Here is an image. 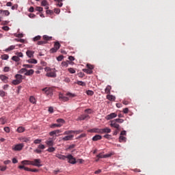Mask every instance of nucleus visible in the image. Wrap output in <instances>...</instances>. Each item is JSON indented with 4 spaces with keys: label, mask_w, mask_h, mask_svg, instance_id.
Segmentation results:
<instances>
[{
    "label": "nucleus",
    "mask_w": 175,
    "mask_h": 175,
    "mask_svg": "<svg viewBox=\"0 0 175 175\" xmlns=\"http://www.w3.org/2000/svg\"><path fill=\"white\" fill-rule=\"evenodd\" d=\"M76 96V94H73L72 93H67L65 95L62 94H59V98L61 99V100H64V102H67V100H69V98H75Z\"/></svg>",
    "instance_id": "obj_1"
},
{
    "label": "nucleus",
    "mask_w": 175,
    "mask_h": 175,
    "mask_svg": "<svg viewBox=\"0 0 175 175\" xmlns=\"http://www.w3.org/2000/svg\"><path fill=\"white\" fill-rule=\"evenodd\" d=\"M43 92L46 96H51L53 95V89L51 88H45L42 89Z\"/></svg>",
    "instance_id": "obj_2"
},
{
    "label": "nucleus",
    "mask_w": 175,
    "mask_h": 175,
    "mask_svg": "<svg viewBox=\"0 0 175 175\" xmlns=\"http://www.w3.org/2000/svg\"><path fill=\"white\" fill-rule=\"evenodd\" d=\"M66 159H68V163H71L72 165L77 163L76 158L73 157L72 154H68Z\"/></svg>",
    "instance_id": "obj_3"
},
{
    "label": "nucleus",
    "mask_w": 175,
    "mask_h": 175,
    "mask_svg": "<svg viewBox=\"0 0 175 175\" xmlns=\"http://www.w3.org/2000/svg\"><path fill=\"white\" fill-rule=\"evenodd\" d=\"M31 165L33 166H37L38 167H40V166H42V165L40 164L42 163V161L40 160V159H36L33 161H31Z\"/></svg>",
    "instance_id": "obj_4"
},
{
    "label": "nucleus",
    "mask_w": 175,
    "mask_h": 175,
    "mask_svg": "<svg viewBox=\"0 0 175 175\" xmlns=\"http://www.w3.org/2000/svg\"><path fill=\"white\" fill-rule=\"evenodd\" d=\"M23 148L24 144H18L15 145V146L12 148V150H14V151H21V150H23Z\"/></svg>",
    "instance_id": "obj_5"
},
{
    "label": "nucleus",
    "mask_w": 175,
    "mask_h": 175,
    "mask_svg": "<svg viewBox=\"0 0 175 175\" xmlns=\"http://www.w3.org/2000/svg\"><path fill=\"white\" fill-rule=\"evenodd\" d=\"M110 126H111V128H116V129H118V131L120 130V124H117V122H116V120L111 121Z\"/></svg>",
    "instance_id": "obj_6"
},
{
    "label": "nucleus",
    "mask_w": 175,
    "mask_h": 175,
    "mask_svg": "<svg viewBox=\"0 0 175 175\" xmlns=\"http://www.w3.org/2000/svg\"><path fill=\"white\" fill-rule=\"evenodd\" d=\"M45 143L49 147H53V146H54V139L53 138H49Z\"/></svg>",
    "instance_id": "obj_7"
},
{
    "label": "nucleus",
    "mask_w": 175,
    "mask_h": 175,
    "mask_svg": "<svg viewBox=\"0 0 175 175\" xmlns=\"http://www.w3.org/2000/svg\"><path fill=\"white\" fill-rule=\"evenodd\" d=\"M87 118H90V116L87 114H83L78 118L77 121H84V120H87Z\"/></svg>",
    "instance_id": "obj_8"
},
{
    "label": "nucleus",
    "mask_w": 175,
    "mask_h": 175,
    "mask_svg": "<svg viewBox=\"0 0 175 175\" xmlns=\"http://www.w3.org/2000/svg\"><path fill=\"white\" fill-rule=\"evenodd\" d=\"M73 137H75V135H66V136L64 137L62 139V140H63V142H68L69 140H72Z\"/></svg>",
    "instance_id": "obj_9"
},
{
    "label": "nucleus",
    "mask_w": 175,
    "mask_h": 175,
    "mask_svg": "<svg viewBox=\"0 0 175 175\" xmlns=\"http://www.w3.org/2000/svg\"><path fill=\"white\" fill-rule=\"evenodd\" d=\"M90 132L92 133H100V134H102L103 133V129H96V128L92 129L90 130Z\"/></svg>",
    "instance_id": "obj_10"
},
{
    "label": "nucleus",
    "mask_w": 175,
    "mask_h": 175,
    "mask_svg": "<svg viewBox=\"0 0 175 175\" xmlns=\"http://www.w3.org/2000/svg\"><path fill=\"white\" fill-rule=\"evenodd\" d=\"M116 117H117V113H111L107 115L105 117V118H106V120H113V118H116Z\"/></svg>",
    "instance_id": "obj_11"
},
{
    "label": "nucleus",
    "mask_w": 175,
    "mask_h": 175,
    "mask_svg": "<svg viewBox=\"0 0 175 175\" xmlns=\"http://www.w3.org/2000/svg\"><path fill=\"white\" fill-rule=\"evenodd\" d=\"M56 158H58V159H61L62 161H65L66 159L67 156L61 154L59 153H57L55 154Z\"/></svg>",
    "instance_id": "obj_12"
},
{
    "label": "nucleus",
    "mask_w": 175,
    "mask_h": 175,
    "mask_svg": "<svg viewBox=\"0 0 175 175\" xmlns=\"http://www.w3.org/2000/svg\"><path fill=\"white\" fill-rule=\"evenodd\" d=\"M58 133H61V130H55L53 131H51L49 133L50 136H54V135L55 136H59V135H58Z\"/></svg>",
    "instance_id": "obj_13"
},
{
    "label": "nucleus",
    "mask_w": 175,
    "mask_h": 175,
    "mask_svg": "<svg viewBox=\"0 0 175 175\" xmlns=\"http://www.w3.org/2000/svg\"><path fill=\"white\" fill-rule=\"evenodd\" d=\"M33 54H35V52L32 51L27 50L26 52V55L29 58H33Z\"/></svg>",
    "instance_id": "obj_14"
},
{
    "label": "nucleus",
    "mask_w": 175,
    "mask_h": 175,
    "mask_svg": "<svg viewBox=\"0 0 175 175\" xmlns=\"http://www.w3.org/2000/svg\"><path fill=\"white\" fill-rule=\"evenodd\" d=\"M9 79V77H6L4 75H0V80L3 81L4 83H8V80Z\"/></svg>",
    "instance_id": "obj_15"
},
{
    "label": "nucleus",
    "mask_w": 175,
    "mask_h": 175,
    "mask_svg": "<svg viewBox=\"0 0 175 175\" xmlns=\"http://www.w3.org/2000/svg\"><path fill=\"white\" fill-rule=\"evenodd\" d=\"M47 77H57V74L55 72H48L46 73Z\"/></svg>",
    "instance_id": "obj_16"
},
{
    "label": "nucleus",
    "mask_w": 175,
    "mask_h": 175,
    "mask_svg": "<svg viewBox=\"0 0 175 175\" xmlns=\"http://www.w3.org/2000/svg\"><path fill=\"white\" fill-rule=\"evenodd\" d=\"M101 139H102V135H96L92 137L93 142H98V140H101Z\"/></svg>",
    "instance_id": "obj_17"
},
{
    "label": "nucleus",
    "mask_w": 175,
    "mask_h": 175,
    "mask_svg": "<svg viewBox=\"0 0 175 175\" xmlns=\"http://www.w3.org/2000/svg\"><path fill=\"white\" fill-rule=\"evenodd\" d=\"M34 70L33 69L31 70H27L26 72L25 73V76H32V75H33L34 73Z\"/></svg>",
    "instance_id": "obj_18"
},
{
    "label": "nucleus",
    "mask_w": 175,
    "mask_h": 175,
    "mask_svg": "<svg viewBox=\"0 0 175 175\" xmlns=\"http://www.w3.org/2000/svg\"><path fill=\"white\" fill-rule=\"evenodd\" d=\"M42 6H45V9H49V3L47 2V0H43L41 3Z\"/></svg>",
    "instance_id": "obj_19"
},
{
    "label": "nucleus",
    "mask_w": 175,
    "mask_h": 175,
    "mask_svg": "<svg viewBox=\"0 0 175 175\" xmlns=\"http://www.w3.org/2000/svg\"><path fill=\"white\" fill-rule=\"evenodd\" d=\"M21 165H23V166L25 165H32V161H28V160L22 161Z\"/></svg>",
    "instance_id": "obj_20"
},
{
    "label": "nucleus",
    "mask_w": 175,
    "mask_h": 175,
    "mask_svg": "<svg viewBox=\"0 0 175 175\" xmlns=\"http://www.w3.org/2000/svg\"><path fill=\"white\" fill-rule=\"evenodd\" d=\"M1 14H4L5 16H9L10 14V12H9V10H0V16Z\"/></svg>",
    "instance_id": "obj_21"
},
{
    "label": "nucleus",
    "mask_w": 175,
    "mask_h": 175,
    "mask_svg": "<svg viewBox=\"0 0 175 175\" xmlns=\"http://www.w3.org/2000/svg\"><path fill=\"white\" fill-rule=\"evenodd\" d=\"M15 79L18 81H19L21 83H23V75L20 74H16L15 75Z\"/></svg>",
    "instance_id": "obj_22"
},
{
    "label": "nucleus",
    "mask_w": 175,
    "mask_h": 175,
    "mask_svg": "<svg viewBox=\"0 0 175 175\" xmlns=\"http://www.w3.org/2000/svg\"><path fill=\"white\" fill-rule=\"evenodd\" d=\"M110 91H111V86L108 85L105 90V92L109 95L110 94Z\"/></svg>",
    "instance_id": "obj_23"
},
{
    "label": "nucleus",
    "mask_w": 175,
    "mask_h": 175,
    "mask_svg": "<svg viewBox=\"0 0 175 175\" xmlns=\"http://www.w3.org/2000/svg\"><path fill=\"white\" fill-rule=\"evenodd\" d=\"M30 140L31 138L29 137H23L21 139V142H22V143H28Z\"/></svg>",
    "instance_id": "obj_24"
},
{
    "label": "nucleus",
    "mask_w": 175,
    "mask_h": 175,
    "mask_svg": "<svg viewBox=\"0 0 175 175\" xmlns=\"http://www.w3.org/2000/svg\"><path fill=\"white\" fill-rule=\"evenodd\" d=\"M119 142L120 143H125V142H126V137L120 135L119 137Z\"/></svg>",
    "instance_id": "obj_25"
},
{
    "label": "nucleus",
    "mask_w": 175,
    "mask_h": 175,
    "mask_svg": "<svg viewBox=\"0 0 175 175\" xmlns=\"http://www.w3.org/2000/svg\"><path fill=\"white\" fill-rule=\"evenodd\" d=\"M107 99H108V100H116V96H113V95H110L108 94L107 95Z\"/></svg>",
    "instance_id": "obj_26"
},
{
    "label": "nucleus",
    "mask_w": 175,
    "mask_h": 175,
    "mask_svg": "<svg viewBox=\"0 0 175 175\" xmlns=\"http://www.w3.org/2000/svg\"><path fill=\"white\" fill-rule=\"evenodd\" d=\"M18 167V169H24L26 172H31V168L27 167L24 165H19Z\"/></svg>",
    "instance_id": "obj_27"
},
{
    "label": "nucleus",
    "mask_w": 175,
    "mask_h": 175,
    "mask_svg": "<svg viewBox=\"0 0 175 175\" xmlns=\"http://www.w3.org/2000/svg\"><path fill=\"white\" fill-rule=\"evenodd\" d=\"M111 132V129H110L109 127L103 129V133H110Z\"/></svg>",
    "instance_id": "obj_28"
},
{
    "label": "nucleus",
    "mask_w": 175,
    "mask_h": 175,
    "mask_svg": "<svg viewBox=\"0 0 175 175\" xmlns=\"http://www.w3.org/2000/svg\"><path fill=\"white\" fill-rule=\"evenodd\" d=\"M27 62L29 64H38V60H36L35 59H29L27 60Z\"/></svg>",
    "instance_id": "obj_29"
},
{
    "label": "nucleus",
    "mask_w": 175,
    "mask_h": 175,
    "mask_svg": "<svg viewBox=\"0 0 175 175\" xmlns=\"http://www.w3.org/2000/svg\"><path fill=\"white\" fill-rule=\"evenodd\" d=\"M60 47H61V44H59V42H55V44H54L55 49H56L57 50H59Z\"/></svg>",
    "instance_id": "obj_30"
},
{
    "label": "nucleus",
    "mask_w": 175,
    "mask_h": 175,
    "mask_svg": "<svg viewBox=\"0 0 175 175\" xmlns=\"http://www.w3.org/2000/svg\"><path fill=\"white\" fill-rule=\"evenodd\" d=\"M56 122H57V124H61L62 126V125H64V124H65V120L64 119L62 118H59L56 120Z\"/></svg>",
    "instance_id": "obj_31"
},
{
    "label": "nucleus",
    "mask_w": 175,
    "mask_h": 175,
    "mask_svg": "<svg viewBox=\"0 0 175 175\" xmlns=\"http://www.w3.org/2000/svg\"><path fill=\"white\" fill-rule=\"evenodd\" d=\"M24 131H25V129L23 126H20L17 129V132H18V133H23Z\"/></svg>",
    "instance_id": "obj_32"
},
{
    "label": "nucleus",
    "mask_w": 175,
    "mask_h": 175,
    "mask_svg": "<svg viewBox=\"0 0 175 175\" xmlns=\"http://www.w3.org/2000/svg\"><path fill=\"white\" fill-rule=\"evenodd\" d=\"M29 102H31V103L35 104V103H36V99H35V97L31 96L29 98Z\"/></svg>",
    "instance_id": "obj_33"
},
{
    "label": "nucleus",
    "mask_w": 175,
    "mask_h": 175,
    "mask_svg": "<svg viewBox=\"0 0 175 175\" xmlns=\"http://www.w3.org/2000/svg\"><path fill=\"white\" fill-rule=\"evenodd\" d=\"M57 127V128H61V126H62V124H53L51 126V128H55Z\"/></svg>",
    "instance_id": "obj_34"
},
{
    "label": "nucleus",
    "mask_w": 175,
    "mask_h": 175,
    "mask_svg": "<svg viewBox=\"0 0 175 175\" xmlns=\"http://www.w3.org/2000/svg\"><path fill=\"white\" fill-rule=\"evenodd\" d=\"M75 131H66L63 133V135H68V136H69L71 133H75Z\"/></svg>",
    "instance_id": "obj_35"
},
{
    "label": "nucleus",
    "mask_w": 175,
    "mask_h": 175,
    "mask_svg": "<svg viewBox=\"0 0 175 175\" xmlns=\"http://www.w3.org/2000/svg\"><path fill=\"white\" fill-rule=\"evenodd\" d=\"M12 61H14L15 62H20V59L18 56H13L12 57Z\"/></svg>",
    "instance_id": "obj_36"
},
{
    "label": "nucleus",
    "mask_w": 175,
    "mask_h": 175,
    "mask_svg": "<svg viewBox=\"0 0 175 175\" xmlns=\"http://www.w3.org/2000/svg\"><path fill=\"white\" fill-rule=\"evenodd\" d=\"M83 70L85 72V73H87L88 75H92V70L85 68Z\"/></svg>",
    "instance_id": "obj_37"
},
{
    "label": "nucleus",
    "mask_w": 175,
    "mask_h": 175,
    "mask_svg": "<svg viewBox=\"0 0 175 175\" xmlns=\"http://www.w3.org/2000/svg\"><path fill=\"white\" fill-rule=\"evenodd\" d=\"M1 59H4V60L9 59V55L7 54H4L1 56Z\"/></svg>",
    "instance_id": "obj_38"
},
{
    "label": "nucleus",
    "mask_w": 175,
    "mask_h": 175,
    "mask_svg": "<svg viewBox=\"0 0 175 175\" xmlns=\"http://www.w3.org/2000/svg\"><path fill=\"white\" fill-rule=\"evenodd\" d=\"M21 82L20 81H18V79H14L12 81V84H14V85H18V84H20Z\"/></svg>",
    "instance_id": "obj_39"
},
{
    "label": "nucleus",
    "mask_w": 175,
    "mask_h": 175,
    "mask_svg": "<svg viewBox=\"0 0 175 175\" xmlns=\"http://www.w3.org/2000/svg\"><path fill=\"white\" fill-rule=\"evenodd\" d=\"M46 151H48V152H54V151H55V148L54 147H49Z\"/></svg>",
    "instance_id": "obj_40"
},
{
    "label": "nucleus",
    "mask_w": 175,
    "mask_h": 175,
    "mask_svg": "<svg viewBox=\"0 0 175 175\" xmlns=\"http://www.w3.org/2000/svg\"><path fill=\"white\" fill-rule=\"evenodd\" d=\"M112 155H114V152H111L107 154H104L105 158H110V157H112Z\"/></svg>",
    "instance_id": "obj_41"
},
{
    "label": "nucleus",
    "mask_w": 175,
    "mask_h": 175,
    "mask_svg": "<svg viewBox=\"0 0 175 175\" xmlns=\"http://www.w3.org/2000/svg\"><path fill=\"white\" fill-rule=\"evenodd\" d=\"M3 71L5 72V73H6L8 72H10V67H9V66L4 67Z\"/></svg>",
    "instance_id": "obj_42"
},
{
    "label": "nucleus",
    "mask_w": 175,
    "mask_h": 175,
    "mask_svg": "<svg viewBox=\"0 0 175 175\" xmlns=\"http://www.w3.org/2000/svg\"><path fill=\"white\" fill-rule=\"evenodd\" d=\"M77 84H78V85H81L82 87H85V83L81 81H79Z\"/></svg>",
    "instance_id": "obj_43"
},
{
    "label": "nucleus",
    "mask_w": 175,
    "mask_h": 175,
    "mask_svg": "<svg viewBox=\"0 0 175 175\" xmlns=\"http://www.w3.org/2000/svg\"><path fill=\"white\" fill-rule=\"evenodd\" d=\"M87 95H89L90 96H92L94 95V91L92 90H88L86 91Z\"/></svg>",
    "instance_id": "obj_44"
},
{
    "label": "nucleus",
    "mask_w": 175,
    "mask_h": 175,
    "mask_svg": "<svg viewBox=\"0 0 175 175\" xmlns=\"http://www.w3.org/2000/svg\"><path fill=\"white\" fill-rule=\"evenodd\" d=\"M68 72H70L71 74H75L76 73V70L75 68H70L68 69Z\"/></svg>",
    "instance_id": "obj_45"
},
{
    "label": "nucleus",
    "mask_w": 175,
    "mask_h": 175,
    "mask_svg": "<svg viewBox=\"0 0 175 175\" xmlns=\"http://www.w3.org/2000/svg\"><path fill=\"white\" fill-rule=\"evenodd\" d=\"M44 40H51L52 37H50L49 36H43Z\"/></svg>",
    "instance_id": "obj_46"
},
{
    "label": "nucleus",
    "mask_w": 175,
    "mask_h": 175,
    "mask_svg": "<svg viewBox=\"0 0 175 175\" xmlns=\"http://www.w3.org/2000/svg\"><path fill=\"white\" fill-rule=\"evenodd\" d=\"M16 46L14 45H12L7 49V51H12V50H14Z\"/></svg>",
    "instance_id": "obj_47"
},
{
    "label": "nucleus",
    "mask_w": 175,
    "mask_h": 175,
    "mask_svg": "<svg viewBox=\"0 0 175 175\" xmlns=\"http://www.w3.org/2000/svg\"><path fill=\"white\" fill-rule=\"evenodd\" d=\"M115 122H118L119 124H122V122H124V119H120V118L115 119Z\"/></svg>",
    "instance_id": "obj_48"
},
{
    "label": "nucleus",
    "mask_w": 175,
    "mask_h": 175,
    "mask_svg": "<svg viewBox=\"0 0 175 175\" xmlns=\"http://www.w3.org/2000/svg\"><path fill=\"white\" fill-rule=\"evenodd\" d=\"M23 68H33V66L31 65V64H23Z\"/></svg>",
    "instance_id": "obj_49"
},
{
    "label": "nucleus",
    "mask_w": 175,
    "mask_h": 175,
    "mask_svg": "<svg viewBox=\"0 0 175 175\" xmlns=\"http://www.w3.org/2000/svg\"><path fill=\"white\" fill-rule=\"evenodd\" d=\"M0 122L1 125H5V124H6V120H5L3 118H0Z\"/></svg>",
    "instance_id": "obj_50"
},
{
    "label": "nucleus",
    "mask_w": 175,
    "mask_h": 175,
    "mask_svg": "<svg viewBox=\"0 0 175 175\" xmlns=\"http://www.w3.org/2000/svg\"><path fill=\"white\" fill-rule=\"evenodd\" d=\"M41 38L42 37L40 36H37L33 38V40H34V42H38V40H40Z\"/></svg>",
    "instance_id": "obj_51"
},
{
    "label": "nucleus",
    "mask_w": 175,
    "mask_h": 175,
    "mask_svg": "<svg viewBox=\"0 0 175 175\" xmlns=\"http://www.w3.org/2000/svg\"><path fill=\"white\" fill-rule=\"evenodd\" d=\"M46 43H47L46 41H38V44L39 46H42V44H46Z\"/></svg>",
    "instance_id": "obj_52"
},
{
    "label": "nucleus",
    "mask_w": 175,
    "mask_h": 175,
    "mask_svg": "<svg viewBox=\"0 0 175 175\" xmlns=\"http://www.w3.org/2000/svg\"><path fill=\"white\" fill-rule=\"evenodd\" d=\"M5 95H6V92H5L3 90H0V96L3 98V96H5Z\"/></svg>",
    "instance_id": "obj_53"
},
{
    "label": "nucleus",
    "mask_w": 175,
    "mask_h": 175,
    "mask_svg": "<svg viewBox=\"0 0 175 175\" xmlns=\"http://www.w3.org/2000/svg\"><path fill=\"white\" fill-rule=\"evenodd\" d=\"M68 62H69V61L63 62H62V65L63 66H66V68H68Z\"/></svg>",
    "instance_id": "obj_54"
},
{
    "label": "nucleus",
    "mask_w": 175,
    "mask_h": 175,
    "mask_svg": "<svg viewBox=\"0 0 175 175\" xmlns=\"http://www.w3.org/2000/svg\"><path fill=\"white\" fill-rule=\"evenodd\" d=\"M25 72H27V68H22L19 70L18 73L23 74L25 73Z\"/></svg>",
    "instance_id": "obj_55"
},
{
    "label": "nucleus",
    "mask_w": 175,
    "mask_h": 175,
    "mask_svg": "<svg viewBox=\"0 0 175 175\" xmlns=\"http://www.w3.org/2000/svg\"><path fill=\"white\" fill-rule=\"evenodd\" d=\"M51 53H57L58 51V49L55 48L54 46L50 50Z\"/></svg>",
    "instance_id": "obj_56"
},
{
    "label": "nucleus",
    "mask_w": 175,
    "mask_h": 175,
    "mask_svg": "<svg viewBox=\"0 0 175 175\" xmlns=\"http://www.w3.org/2000/svg\"><path fill=\"white\" fill-rule=\"evenodd\" d=\"M36 10L37 12H43V8H42V7H36Z\"/></svg>",
    "instance_id": "obj_57"
},
{
    "label": "nucleus",
    "mask_w": 175,
    "mask_h": 175,
    "mask_svg": "<svg viewBox=\"0 0 175 175\" xmlns=\"http://www.w3.org/2000/svg\"><path fill=\"white\" fill-rule=\"evenodd\" d=\"M85 113H87L88 114H91V113H92V109H85Z\"/></svg>",
    "instance_id": "obj_58"
},
{
    "label": "nucleus",
    "mask_w": 175,
    "mask_h": 175,
    "mask_svg": "<svg viewBox=\"0 0 175 175\" xmlns=\"http://www.w3.org/2000/svg\"><path fill=\"white\" fill-rule=\"evenodd\" d=\"M97 158L100 159V158H105V154L100 153L98 154H97Z\"/></svg>",
    "instance_id": "obj_59"
},
{
    "label": "nucleus",
    "mask_w": 175,
    "mask_h": 175,
    "mask_svg": "<svg viewBox=\"0 0 175 175\" xmlns=\"http://www.w3.org/2000/svg\"><path fill=\"white\" fill-rule=\"evenodd\" d=\"M87 68L90 70H92V69H94V66L91 65V64H87Z\"/></svg>",
    "instance_id": "obj_60"
},
{
    "label": "nucleus",
    "mask_w": 175,
    "mask_h": 175,
    "mask_svg": "<svg viewBox=\"0 0 175 175\" xmlns=\"http://www.w3.org/2000/svg\"><path fill=\"white\" fill-rule=\"evenodd\" d=\"M4 131L5 132H6V133H9V132H10V128L9 127H4Z\"/></svg>",
    "instance_id": "obj_61"
},
{
    "label": "nucleus",
    "mask_w": 175,
    "mask_h": 175,
    "mask_svg": "<svg viewBox=\"0 0 175 175\" xmlns=\"http://www.w3.org/2000/svg\"><path fill=\"white\" fill-rule=\"evenodd\" d=\"M57 61H62L64 59V55H61L59 57H57Z\"/></svg>",
    "instance_id": "obj_62"
},
{
    "label": "nucleus",
    "mask_w": 175,
    "mask_h": 175,
    "mask_svg": "<svg viewBox=\"0 0 175 175\" xmlns=\"http://www.w3.org/2000/svg\"><path fill=\"white\" fill-rule=\"evenodd\" d=\"M2 29H3V31H9V29H10V28H9L8 26H3L2 27Z\"/></svg>",
    "instance_id": "obj_63"
},
{
    "label": "nucleus",
    "mask_w": 175,
    "mask_h": 175,
    "mask_svg": "<svg viewBox=\"0 0 175 175\" xmlns=\"http://www.w3.org/2000/svg\"><path fill=\"white\" fill-rule=\"evenodd\" d=\"M16 56L18 57L19 58L23 57V53L21 52L17 53Z\"/></svg>",
    "instance_id": "obj_64"
}]
</instances>
